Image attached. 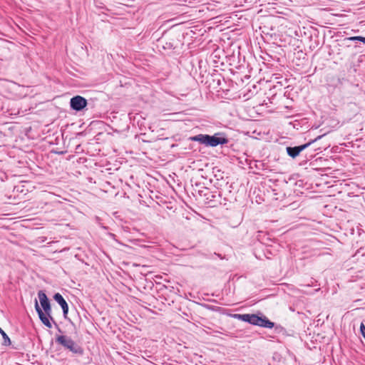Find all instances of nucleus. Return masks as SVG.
<instances>
[{"label": "nucleus", "instance_id": "nucleus-1", "mask_svg": "<svg viewBox=\"0 0 365 365\" xmlns=\"http://www.w3.org/2000/svg\"><path fill=\"white\" fill-rule=\"evenodd\" d=\"M191 140L198 142L200 144L209 147H216L219 145L227 144L228 138L222 133H217L213 135L207 134H199L190 138Z\"/></svg>", "mask_w": 365, "mask_h": 365}, {"label": "nucleus", "instance_id": "nucleus-9", "mask_svg": "<svg viewBox=\"0 0 365 365\" xmlns=\"http://www.w3.org/2000/svg\"><path fill=\"white\" fill-rule=\"evenodd\" d=\"M255 325L259 326V327H265V328L272 329V328L274 327V322L269 321L264 316L259 317V316L257 315L256 321H255Z\"/></svg>", "mask_w": 365, "mask_h": 365}, {"label": "nucleus", "instance_id": "nucleus-12", "mask_svg": "<svg viewBox=\"0 0 365 365\" xmlns=\"http://www.w3.org/2000/svg\"><path fill=\"white\" fill-rule=\"evenodd\" d=\"M360 331L363 337L365 339V325L363 322L361 323L360 325Z\"/></svg>", "mask_w": 365, "mask_h": 365}, {"label": "nucleus", "instance_id": "nucleus-8", "mask_svg": "<svg viewBox=\"0 0 365 365\" xmlns=\"http://www.w3.org/2000/svg\"><path fill=\"white\" fill-rule=\"evenodd\" d=\"M233 317L236 319H238V320H240L242 322H248L250 324L255 325L257 314H235L233 315Z\"/></svg>", "mask_w": 365, "mask_h": 365}, {"label": "nucleus", "instance_id": "nucleus-5", "mask_svg": "<svg viewBox=\"0 0 365 365\" xmlns=\"http://www.w3.org/2000/svg\"><path fill=\"white\" fill-rule=\"evenodd\" d=\"M38 297L42 309L44 311V313L46 314L51 318V320H53L52 317L51 316V308L46 294L43 291H39L38 292Z\"/></svg>", "mask_w": 365, "mask_h": 365}, {"label": "nucleus", "instance_id": "nucleus-7", "mask_svg": "<svg viewBox=\"0 0 365 365\" xmlns=\"http://www.w3.org/2000/svg\"><path fill=\"white\" fill-rule=\"evenodd\" d=\"M53 299L61 306L63 310V317L66 319L68 312V305L66 301L60 293H56L53 296Z\"/></svg>", "mask_w": 365, "mask_h": 365}, {"label": "nucleus", "instance_id": "nucleus-11", "mask_svg": "<svg viewBox=\"0 0 365 365\" xmlns=\"http://www.w3.org/2000/svg\"><path fill=\"white\" fill-rule=\"evenodd\" d=\"M345 41H361L365 43V37L356 36H350L344 38Z\"/></svg>", "mask_w": 365, "mask_h": 365}, {"label": "nucleus", "instance_id": "nucleus-3", "mask_svg": "<svg viewBox=\"0 0 365 365\" xmlns=\"http://www.w3.org/2000/svg\"><path fill=\"white\" fill-rule=\"evenodd\" d=\"M323 135H319L315 139L310 140L309 143H305L304 145H299V146H294V147H287V154L292 157V158H296L301 151L304 150L307 148H308L312 143L316 142L319 139L322 138Z\"/></svg>", "mask_w": 365, "mask_h": 365}, {"label": "nucleus", "instance_id": "nucleus-2", "mask_svg": "<svg viewBox=\"0 0 365 365\" xmlns=\"http://www.w3.org/2000/svg\"><path fill=\"white\" fill-rule=\"evenodd\" d=\"M56 341L73 354L78 355L83 354V349L68 336L60 335L57 336Z\"/></svg>", "mask_w": 365, "mask_h": 365}, {"label": "nucleus", "instance_id": "nucleus-4", "mask_svg": "<svg viewBox=\"0 0 365 365\" xmlns=\"http://www.w3.org/2000/svg\"><path fill=\"white\" fill-rule=\"evenodd\" d=\"M87 104V100L81 96H76L70 100V106L76 111L82 110Z\"/></svg>", "mask_w": 365, "mask_h": 365}, {"label": "nucleus", "instance_id": "nucleus-6", "mask_svg": "<svg viewBox=\"0 0 365 365\" xmlns=\"http://www.w3.org/2000/svg\"><path fill=\"white\" fill-rule=\"evenodd\" d=\"M35 309L38 315V317L41 322L48 328H51L52 324L50 322L51 318L43 312V311L40 308L37 300H35Z\"/></svg>", "mask_w": 365, "mask_h": 365}, {"label": "nucleus", "instance_id": "nucleus-13", "mask_svg": "<svg viewBox=\"0 0 365 365\" xmlns=\"http://www.w3.org/2000/svg\"><path fill=\"white\" fill-rule=\"evenodd\" d=\"M361 255V256H365V252H363V249L362 248H360L359 250H357L356 253V255Z\"/></svg>", "mask_w": 365, "mask_h": 365}, {"label": "nucleus", "instance_id": "nucleus-10", "mask_svg": "<svg viewBox=\"0 0 365 365\" xmlns=\"http://www.w3.org/2000/svg\"><path fill=\"white\" fill-rule=\"evenodd\" d=\"M0 334L2 336L3 339H4L2 344L4 346H9L11 344V339L9 337V336L6 334V332L1 327H0Z\"/></svg>", "mask_w": 365, "mask_h": 365}]
</instances>
